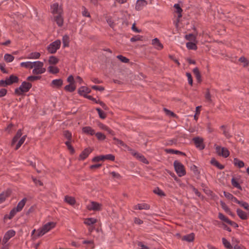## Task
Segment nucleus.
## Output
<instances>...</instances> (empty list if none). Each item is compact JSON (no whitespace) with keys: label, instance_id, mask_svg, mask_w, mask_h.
Wrapping results in <instances>:
<instances>
[{"label":"nucleus","instance_id":"obj_1","mask_svg":"<svg viewBox=\"0 0 249 249\" xmlns=\"http://www.w3.org/2000/svg\"><path fill=\"white\" fill-rule=\"evenodd\" d=\"M55 226V223L53 222H49L37 230V234H35L34 238H37L43 236L46 233L50 231Z\"/></svg>","mask_w":249,"mask_h":249},{"label":"nucleus","instance_id":"obj_2","mask_svg":"<svg viewBox=\"0 0 249 249\" xmlns=\"http://www.w3.org/2000/svg\"><path fill=\"white\" fill-rule=\"evenodd\" d=\"M43 62L40 61L33 62L32 72L35 75L41 74L46 71Z\"/></svg>","mask_w":249,"mask_h":249},{"label":"nucleus","instance_id":"obj_3","mask_svg":"<svg viewBox=\"0 0 249 249\" xmlns=\"http://www.w3.org/2000/svg\"><path fill=\"white\" fill-rule=\"evenodd\" d=\"M32 85L28 82H23L18 88L15 90V93L18 95H21L23 93L27 92L32 88Z\"/></svg>","mask_w":249,"mask_h":249},{"label":"nucleus","instance_id":"obj_4","mask_svg":"<svg viewBox=\"0 0 249 249\" xmlns=\"http://www.w3.org/2000/svg\"><path fill=\"white\" fill-rule=\"evenodd\" d=\"M175 170L178 175L181 177L186 174V171L184 165L179 161L175 160L174 162Z\"/></svg>","mask_w":249,"mask_h":249},{"label":"nucleus","instance_id":"obj_5","mask_svg":"<svg viewBox=\"0 0 249 249\" xmlns=\"http://www.w3.org/2000/svg\"><path fill=\"white\" fill-rule=\"evenodd\" d=\"M61 41L59 39L56 40L49 44L47 47V50L50 53H54L60 48Z\"/></svg>","mask_w":249,"mask_h":249},{"label":"nucleus","instance_id":"obj_6","mask_svg":"<svg viewBox=\"0 0 249 249\" xmlns=\"http://www.w3.org/2000/svg\"><path fill=\"white\" fill-rule=\"evenodd\" d=\"M105 160H108L110 161L115 160V156L112 154H107L105 155H100L98 156L94 157L92 159L93 162H99L101 160L104 161Z\"/></svg>","mask_w":249,"mask_h":249},{"label":"nucleus","instance_id":"obj_7","mask_svg":"<svg viewBox=\"0 0 249 249\" xmlns=\"http://www.w3.org/2000/svg\"><path fill=\"white\" fill-rule=\"evenodd\" d=\"M51 11L53 16L63 15V13L62 7L58 3H54L51 6Z\"/></svg>","mask_w":249,"mask_h":249},{"label":"nucleus","instance_id":"obj_8","mask_svg":"<svg viewBox=\"0 0 249 249\" xmlns=\"http://www.w3.org/2000/svg\"><path fill=\"white\" fill-rule=\"evenodd\" d=\"M102 205L95 201H91L87 205V208L89 211H99L102 210Z\"/></svg>","mask_w":249,"mask_h":249},{"label":"nucleus","instance_id":"obj_9","mask_svg":"<svg viewBox=\"0 0 249 249\" xmlns=\"http://www.w3.org/2000/svg\"><path fill=\"white\" fill-rule=\"evenodd\" d=\"M196 147L199 150H203L205 148V144L203 142V139L200 137H195L193 139Z\"/></svg>","mask_w":249,"mask_h":249},{"label":"nucleus","instance_id":"obj_10","mask_svg":"<svg viewBox=\"0 0 249 249\" xmlns=\"http://www.w3.org/2000/svg\"><path fill=\"white\" fill-rule=\"evenodd\" d=\"M216 153L219 156H222L224 158H227L229 155L230 152L227 148L225 147H221L219 146H216L215 147Z\"/></svg>","mask_w":249,"mask_h":249},{"label":"nucleus","instance_id":"obj_11","mask_svg":"<svg viewBox=\"0 0 249 249\" xmlns=\"http://www.w3.org/2000/svg\"><path fill=\"white\" fill-rule=\"evenodd\" d=\"M16 234V231L13 230L8 231L4 234L2 240L3 244H6L8 240L12 237H14Z\"/></svg>","mask_w":249,"mask_h":249},{"label":"nucleus","instance_id":"obj_12","mask_svg":"<svg viewBox=\"0 0 249 249\" xmlns=\"http://www.w3.org/2000/svg\"><path fill=\"white\" fill-rule=\"evenodd\" d=\"M147 4V2L145 0H137L135 9L137 11H140L142 10L145 6Z\"/></svg>","mask_w":249,"mask_h":249},{"label":"nucleus","instance_id":"obj_13","mask_svg":"<svg viewBox=\"0 0 249 249\" xmlns=\"http://www.w3.org/2000/svg\"><path fill=\"white\" fill-rule=\"evenodd\" d=\"M92 151V149L90 148H87L85 149L80 154L79 156V160H83L86 159Z\"/></svg>","mask_w":249,"mask_h":249},{"label":"nucleus","instance_id":"obj_14","mask_svg":"<svg viewBox=\"0 0 249 249\" xmlns=\"http://www.w3.org/2000/svg\"><path fill=\"white\" fill-rule=\"evenodd\" d=\"M53 19L59 27H61L63 25L64 19L63 15L54 16Z\"/></svg>","mask_w":249,"mask_h":249},{"label":"nucleus","instance_id":"obj_15","mask_svg":"<svg viewBox=\"0 0 249 249\" xmlns=\"http://www.w3.org/2000/svg\"><path fill=\"white\" fill-rule=\"evenodd\" d=\"M152 44L154 46L155 49L158 50H161L163 47L162 44L157 38H155L152 40Z\"/></svg>","mask_w":249,"mask_h":249},{"label":"nucleus","instance_id":"obj_16","mask_svg":"<svg viewBox=\"0 0 249 249\" xmlns=\"http://www.w3.org/2000/svg\"><path fill=\"white\" fill-rule=\"evenodd\" d=\"M135 210H149L150 206L147 203H140L135 205L133 207Z\"/></svg>","mask_w":249,"mask_h":249},{"label":"nucleus","instance_id":"obj_17","mask_svg":"<svg viewBox=\"0 0 249 249\" xmlns=\"http://www.w3.org/2000/svg\"><path fill=\"white\" fill-rule=\"evenodd\" d=\"M63 82L61 79L53 80L51 82V86L53 88H60L63 85Z\"/></svg>","mask_w":249,"mask_h":249},{"label":"nucleus","instance_id":"obj_18","mask_svg":"<svg viewBox=\"0 0 249 249\" xmlns=\"http://www.w3.org/2000/svg\"><path fill=\"white\" fill-rule=\"evenodd\" d=\"M90 92V90L86 87H81L78 89V93L82 96L86 97L87 96L86 94Z\"/></svg>","mask_w":249,"mask_h":249},{"label":"nucleus","instance_id":"obj_19","mask_svg":"<svg viewBox=\"0 0 249 249\" xmlns=\"http://www.w3.org/2000/svg\"><path fill=\"white\" fill-rule=\"evenodd\" d=\"M6 79L7 82V85H11L18 81V78L14 75H11L9 78H6Z\"/></svg>","mask_w":249,"mask_h":249},{"label":"nucleus","instance_id":"obj_20","mask_svg":"<svg viewBox=\"0 0 249 249\" xmlns=\"http://www.w3.org/2000/svg\"><path fill=\"white\" fill-rule=\"evenodd\" d=\"M83 133L92 136L95 134V131L90 126H85L82 128Z\"/></svg>","mask_w":249,"mask_h":249},{"label":"nucleus","instance_id":"obj_21","mask_svg":"<svg viewBox=\"0 0 249 249\" xmlns=\"http://www.w3.org/2000/svg\"><path fill=\"white\" fill-rule=\"evenodd\" d=\"M10 195V192L9 191H6L0 194V204L5 201Z\"/></svg>","mask_w":249,"mask_h":249},{"label":"nucleus","instance_id":"obj_22","mask_svg":"<svg viewBox=\"0 0 249 249\" xmlns=\"http://www.w3.org/2000/svg\"><path fill=\"white\" fill-rule=\"evenodd\" d=\"M27 200V199L26 197H24L18 203L17 206L15 207L17 211L19 212L22 210L25 205Z\"/></svg>","mask_w":249,"mask_h":249},{"label":"nucleus","instance_id":"obj_23","mask_svg":"<svg viewBox=\"0 0 249 249\" xmlns=\"http://www.w3.org/2000/svg\"><path fill=\"white\" fill-rule=\"evenodd\" d=\"M236 213L237 215L243 220H246L248 218L247 213L242 211L241 209H237L236 210Z\"/></svg>","mask_w":249,"mask_h":249},{"label":"nucleus","instance_id":"obj_24","mask_svg":"<svg viewBox=\"0 0 249 249\" xmlns=\"http://www.w3.org/2000/svg\"><path fill=\"white\" fill-rule=\"evenodd\" d=\"M195 238V234L193 233H191L188 234H187L184 236H183L182 239L183 240L189 242H191L194 241Z\"/></svg>","mask_w":249,"mask_h":249},{"label":"nucleus","instance_id":"obj_25","mask_svg":"<svg viewBox=\"0 0 249 249\" xmlns=\"http://www.w3.org/2000/svg\"><path fill=\"white\" fill-rule=\"evenodd\" d=\"M193 71L194 74L195 75V77L197 81L199 83L201 82V74L200 73V72L199 71L198 68L196 67V68H194Z\"/></svg>","mask_w":249,"mask_h":249},{"label":"nucleus","instance_id":"obj_26","mask_svg":"<svg viewBox=\"0 0 249 249\" xmlns=\"http://www.w3.org/2000/svg\"><path fill=\"white\" fill-rule=\"evenodd\" d=\"M21 135L22 130L20 129H18L12 141V145H14L18 141V139L21 137Z\"/></svg>","mask_w":249,"mask_h":249},{"label":"nucleus","instance_id":"obj_27","mask_svg":"<svg viewBox=\"0 0 249 249\" xmlns=\"http://www.w3.org/2000/svg\"><path fill=\"white\" fill-rule=\"evenodd\" d=\"M211 163L213 165L215 166L217 168H218L219 169H223L224 168V166L222 164H220L218 161H217L214 159H213L211 160Z\"/></svg>","mask_w":249,"mask_h":249},{"label":"nucleus","instance_id":"obj_28","mask_svg":"<svg viewBox=\"0 0 249 249\" xmlns=\"http://www.w3.org/2000/svg\"><path fill=\"white\" fill-rule=\"evenodd\" d=\"M196 42H189L186 43V47L189 50H196L197 49Z\"/></svg>","mask_w":249,"mask_h":249},{"label":"nucleus","instance_id":"obj_29","mask_svg":"<svg viewBox=\"0 0 249 249\" xmlns=\"http://www.w3.org/2000/svg\"><path fill=\"white\" fill-rule=\"evenodd\" d=\"M40 56V53L38 52H32L26 57L27 59H38Z\"/></svg>","mask_w":249,"mask_h":249},{"label":"nucleus","instance_id":"obj_30","mask_svg":"<svg viewBox=\"0 0 249 249\" xmlns=\"http://www.w3.org/2000/svg\"><path fill=\"white\" fill-rule=\"evenodd\" d=\"M33 62L27 61L23 62L20 64V66L21 67H24L26 69H33Z\"/></svg>","mask_w":249,"mask_h":249},{"label":"nucleus","instance_id":"obj_31","mask_svg":"<svg viewBox=\"0 0 249 249\" xmlns=\"http://www.w3.org/2000/svg\"><path fill=\"white\" fill-rule=\"evenodd\" d=\"M174 7L176 9V12L178 14V18L179 19L182 17L181 13L182 12V9L180 7L179 4L178 3L174 4Z\"/></svg>","mask_w":249,"mask_h":249},{"label":"nucleus","instance_id":"obj_32","mask_svg":"<svg viewBox=\"0 0 249 249\" xmlns=\"http://www.w3.org/2000/svg\"><path fill=\"white\" fill-rule=\"evenodd\" d=\"M64 89L65 90H66L67 91L72 92L75 90L76 87L74 84L71 83L68 85H66Z\"/></svg>","mask_w":249,"mask_h":249},{"label":"nucleus","instance_id":"obj_33","mask_svg":"<svg viewBox=\"0 0 249 249\" xmlns=\"http://www.w3.org/2000/svg\"><path fill=\"white\" fill-rule=\"evenodd\" d=\"M65 201L68 204L71 205H73L75 203V200L73 197L70 196H66L65 197Z\"/></svg>","mask_w":249,"mask_h":249},{"label":"nucleus","instance_id":"obj_34","mask_svg":"<svg viewBox=\"0 0 249 249\" xmlns=\"http://www.w3.org/2000/svg\"><path fill=\"white\" fill-rule=\"evenodd\" d=\"M59 61V59L54 56H51L48 60L49 63L51 65H55Z\"/></svg>","mask_w":249,"mask_h":249},{"label":"nucleus","instance_id":"obj_35","mask_svg":"<svg viewBox=\"0 0 249 249\" xmlns=\"http://www.w3.org/2000/svg\"><path fill=\"white\" fill-rule=\"evenodd\" d=\"M48 71L53 74H56L59 72V70L56 67L50 66L48 67Z\"/></svg>","mask_w":249,"mask_h":249},{"label":"nucleus","instance_id":"obj_36","mask_svg":"<svg viewBox=\"0 0 249 249\" xmlns=\"http://www.w3.org/2000/svg\"><path fill=\"white\" fill-rule=\"evenodd\" d=\"M97 220L94 218H87L84 221V223L87 225H91L96 223Z\"/></svg>","mask_w":249,"mask_h":249},{"label":"nucleus","instance_id":"obj_37","mask_svg":"<svg viewBox=\"0 0 249 249\" xmlns=\"http://www.w3.org/2000/svg\"><path fill=\"white\" fill-rule=\"evenodd\" d=\"M234 164L237 166L239 168H242L244 166V163L243 161L238 160L237 158L234 159Z\"/></svg>","mask_w":249,"mask_h":249},{"label":"nucleus","instance_id":"obj_38","mask_svg":"<svg viewBox=\"0 0 249 249\" xmlns=\"http://www.w3.org/2000/svg\"><path fill=\"white\" fill-rule=\"evenodd\" d=\"M185 38L188 40L197 42V41L196 40V36L193 34H189L185 35Z\"/></svg>","mask_w":249,"mask_h":249},{"label":"nucleus","instance_id":"obj_39","mask_svg":"<svg viewBox=\"0 0 249 249\" xmlns=\"http://www.w3.org/2000/svg\"><path fill=\"white\" fill-rule=\"evenodd\" d=\"M113 140L115 141V144L118 146H123L124 147H126L127 145L125 144L122 141L116 138V137H114L113 138Z\"/></svg>","mask_w":249,"mask_h":249},{"label":"nucleus","instance_id":"obj_40","mask_svg":"<svg viewBox=\"0 0 249 249\" xmlns=\"http://www.w3.org/2000/svg\"><path fill=\"white\" fill-rule=\"evenodd\" d=\"M4 59L6 62L9 63L12 62L14 60V57L10 54L6 53L4 55Z\"/></svg>","mask_w":249,"mask_h":249},{"label":"nucleus","instance_id":"obj_41","mask_svg":"<svg viewBox=\"0 0 249 249\" xmlns=\"http://www.w3.org/2000/svg\"><path fill=\"white\" fill-rule=\"evenodd\" d=\"M222 243L224 247L228 249H231L232 248L230 242L228 241L226 238H223L222 239Z\"/></svg>","mask_w":249,"mask_h":249},{"label":"nucleus","instance_id":"obj_42","mask_svg":"<svg viewBox=\"0 0 249 249\" xmlns=\"http://www.w3.org/2000/svg\"><path fill=\"white\" fill-rule=\"evenodd\" d=\"M27 136L24 135L23 137H22L20 140H19L18 143H17L16 147V150H18L21 145L24 143L25 142V140Z\"/></svg>","mask_w":249,"mask_h":249},{"label":"nucleus","instance_id":"obj_43","mask_svg":"<svg viewBox=\"0 0 249 249\" xmlns=\"http://www.w3.org/2000/svg\"><path fill=\"white\" fill-rule=\"evenodd\" d=\"M239 61L243 64L244 67H247L249 65V60L244 56H241L239 58Z\"/></svg>","mask_w":249,"mask_h":249},{"label":"nucleus","instance_id":"obj_44","mask_svg":"<svg viewBox=\"0 0 249 249\" xmlns=\"http://www.w3.org/2000/svg\"><path fill=\"white\" fill-rule=\"evenodd\" d=\"M166 151L168 153L176 154H179V155H185V154L184 153H183V152H182L181 151H178V150H174V149H166Z\"/></svg>","mask_w":249,"mask_h":249},{"label":"nucleus","instance_id":"obj_45","mask_svg":"<svg viewBox=\"0 0 249 249\" xmlns=\"http://www.w3.org/2000/svg\"><path fill=\"white\" fill-rule=\"evenodd\" d=\"M69 38L68 36L65 35V36H63V38H62V41H63V44L64 47L69 46Z\"/></svg>","mask_w":249,"mask_h":249},{"label":"nucleus","instance_id":"obj_46","mask_svg":"<svg viewBox=\"0 0 249 249\" xmlns=\"http://www.w3.org/2000/svg\"><path fill=\"white\" fill-rule=\"evenodd\" d=\"M71 141H67L65 143V144L67 145V148L69 150V151H70V152L71 153V154H73L74 153V149L73 148V147L71 146Z\"/></svg>","mask_w":249,"mask_h":249},{"label":"nucleus","instance_id":"obj_47","mask_svg":"<svg viewBox=\"0 0 249 249\" xmlns=\"http://www.w3.org/2000/svg\"><path fill=\"white\" fill-rule=\"evenodd\" d=\"M153 192L160 196H165V193L158 187L154 189Z\"/></svg>","mask_w":249,"mask_h":249},{"label":"nucleus","instance_id":"obj_48","mask_svg":"<svg viewBox=\"0 0 249 249\" xmlns=\"http://www.w3.org/2000/svg\"><path fill=\"white\" fill-rule=\"evenodd\" d=\"M63 135L64 136L68 139L67 141H71V133L68 130H65L63 131Z\"/></svg>","mask_w":249,"mask_h":249},{"label":"nucleus","instance_id":"obj_49","mask_svg":"<svg viewBox=\"0 0 249 249\" xmlns=\"http://www.w3.org/2000/svg\"><path fill=\"white\" fill-rule=\"evenodd\" d=\"M96 110L97 111L100 118L104 119L106 118V114L101 109L99 108H96Z\"/></svg>","mask_w":249,"mask_h":249},{"label":"nucleus","instance_id":"obj_50","mask_svg":"<svg viewBox=\"0 0 249 249\" xmlns=\"http://www.w3.org/2000/svg\"><path fill=\"white\" fill-rule=\"evenodd\" d=\"M41 77L40 76L31 75L27 78V80L29 81L33 82L35 81L39 80L41 78Z\"/></svg>","mask_w":249,"mask_h":249},{"label":"nucleus","instance_id":"obj_51","mask_svg":"<svg viewBox=\"0 0 249 249\" xmlns=\"http://www.w3.org/2000/svg\"><path fill=\"white\" fill-rule=\"evenodd\" d=\"M231 182V184L233 186L238 189H241V185L239 184V183L238 182V181L236 180L235 178H232Z\"/></svg>","mask_w":249,"mask_h":249},{"label":"nucleus","instance_id":"obj_52","mask_svg":"<svg viewBox=\"0 0 249 249\" xmlns=\"http://www.w3.org/2000/svg\"><path fill=\"white\" fill-rule=\"evenodd\" d=\"M220 205L222 209L226 212V213H231V211L230 209L228 207V206L226 204L225 202L222 201H220Z\"/></svg>","mask_w":249,"mask_h":249},{"label":"nucleus","instance_id":"obj_53","mask_svg":"<svg viewBox=\"0 0 249 249\" xmlns=\"http://www.w3.org/2000/svg\"><path fill=\"white\" fill-rule=\"evenodd\" d=\"M18 212H19L18 211H17V210L15 208H13L12 210H11V211L9 213V214L8 216V218L9 219H12L16 214V213Z\"/></svg>","mask_w":249,"mask_h":249},{"label":"nucleus","instance_id":"obj_54","mask_svg":"<svg viewBox=\"0 0 249 249\" xmlns=\"http://www.w3.org/2000/svg\"><path fill=\"white\" fill-rule=\"evenodd\" d=\"M98 140L103 141L105 140L106 136L101 132H97L95 134Z\"/></svg>","mask_w":249,"mask_h":249},{"label":"nucleus","instance_id":"obj_55","mask_svg":"<svg viewBox=\"0 0 249 249\" xmlns=\"http://www.w3.org/2000/svg\"><path fill=\"white\" fill-rule=\"evenodd\" d=\"M137 159H138L141 161L142 162L144 163L148 164V161L146 160V159L142 155L139 154V156L137 158Z\"/></svg>","mask_w":249,"mask_h":249},{"label":"nucleus","instance_id":"obj_56","mask_svg":"<svg viewBox=\"0 0 249 249\" xmlns=\"http://www.w3.org/2000/svg\"><path fill=\"white\" fill-rule=\"evenodd\" d=\"M117 58L123 63H128L129 61V59L122 55H117Z\"/></svg>","mask_w":249,"mask_h":249},{"label":"nucleus","instance_id":"obj_57","mask_svg":"<svg viewBox=\"0 0 249 249\" xmlns=\"http://www.w3.org/2000/svg\"><path fill=\"white\" fill-rule=\"evenodd\" d=\"M205 97L207 102L209 103L212 102L211 95L209 89H207V91L205 95Z\"/></svg>","mask_w":249,"mask_h":249},{"label":"nucleus","instance_id":"obj_58","mask_svg":"<svg viewBox=\"0 0 249 249\" xmlns=\"http://www.w3.org/2000/svg\"><path fill=\"white\" fill-rule=\"evenodd\" d=\"M82 15L83 16H84V17H90V14L88 11V10L86 8V7H84V6L82 7Z\"/></svg>","mask_w":249,"mask_h":249},{"label":"nucleus","instance_id":"obj_59","mask_svg":"<svg viewBox=\"0 0 249 249\" xmlns=\"http://www.w3.org/2000/svg\"><path fill=\"white\" fill-rule=\"evenodd\" d=\"M239 205L243 207L245 210L249 211V204L246 202L241 201Z\"/></svg>","mask_w":249,"mask_h":249},{"label":"nucleus","instance_id":"obj_60","mask_svg":"<svg viewBox=\"0 0 249 249\" xmlns=\"http://www.w3.org/2000/svg\"><path fill=\"white\" fill-rule=\"evenodd\" d=\"M164 111L166 114L168 116H172V117H175L176 116V114L173 112L172 111L164 108Z\"/></svg>","mask_w":249,"mask_h":249},{"label":"nucleus","instance_id":"obj_61","mask_svg":"<svg viewBox=\"0 0 249 249\" xmlns=\"http://www.w3.org/2000/svg\"><path fill=\"white\" fill-rule=\"evenodd\" d=\"M186 76L188 78V83L192 86L193 85V78L191 73L188 72L186 73Z\"/></svg>","mask_w":249,"mask_h":249},{"label":"nucleus","instance_id":"obj_62","mask_svg":"<svg viewBox=\"0 0 249 249\" xmlns=\"http://www.w3.org/2000/svg\"><path fill=\"white\" fill-rule=\"evenodd\" d=\"M5 65L4 63H0V70L4 73H7L8 71L5 68Z\"/></svg>","mask_w":249,"mask_h":249},{"label":"nucleus","instance_id":"obj_63","mask_svg":"<svg viewBox=\"0 0 249 249\" xmlns=\"http://www.w3.org/2000/svg\"><path fill=\"white\" fill-rule=\"evenodd\" d=\"M91 88L93 89L96 90H99V91H103L105 89L103 87L97 86H95V85L92 86L91 87Z\"/></svg>","mask_w":249,"mask_h":249},{"label":"nucleus","instance_id":"obj_64","mask_svg":"<svg viewBox=\"0 0 249 249\" xmlns=\"http://www.w3.org/2000/svg\"><path fill=\"white\" fill-rule=\"evenodd\" d=\"M110 174L113 178L120 179L121 178V175L119 173H116L115 172H114V171L112 172H111Z\"/></svg>","mask_w":249,"mask_h":249}]
</instances>
